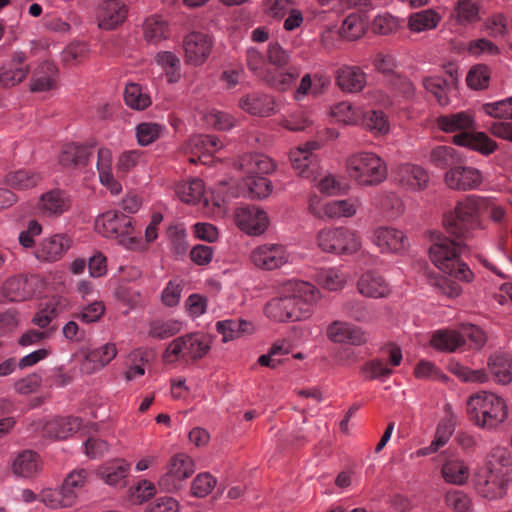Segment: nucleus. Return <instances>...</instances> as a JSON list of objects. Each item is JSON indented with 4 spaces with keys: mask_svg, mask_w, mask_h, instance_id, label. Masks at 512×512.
<instances>
[{
    "mask_svg": "<svg viewBox=\"0 0 512 512\" xmlns=\"http://www.w3.org/2000/svg\"><path fill=\"white\" fill-rule=\"evenodd\" d=\"M473 481L477 492L488 500L503 498L511 483L498 474L489 473V470L483 467L475 472Z\"/></svg>",
    "mask_w": 512,
    "mask_h": 512,
    "instance_id": "obj_12",
    "label": "nucleus"
},
{
    "mask_svg": "<svg viewBox=\"0 0 512 512\" xmlns=\"http://www.w3.org/2000/svg\"><path fill=\"white\" fill-rule=\"evenodd\" d=\"M359 293L369 298H383L390 292L387 281L377 272L367 271L357 281Z\"/></svg>",
    "mask_w": 512,
    "mask_h": 512,
    "instance_id": "obj_28",
    "label": "nucleus"
},
{
    "mask_svg": "<svg viewBox=\"0 0 512 512\" xmlns=\"http://www.w3.org/2000/svg\"><path fill=\"white\" fill-rule=\"evenodd\" d=\"M162 131V126L157 123L143 122L136 127V136L141 146H148L156 141Z\"/></svg>",
    "mask_w": 512,
    "mask_h": 512,
    "instance_id": "obj_61",
    "label": "nucleus"
},
{
    "mask_svg": "<svg viewBox=\"0 0 512 512\" xmlns=\"http://www.w3.org/2000/svg\"><path fill=\"white\" fill-rule=\"evenodd\" d=\"M423 85L427 91L435 96L440 105L444 106L448 104L447 80L439 76L427 77L423 80Z\"/></svg>",
    "mask_w": 512,
    "mask_h": 512,
    "instance_id": "obj_60",
    "label": "nucleus"
},
{
    "mask_svg": "<svg viewBox=\"0 0 512 512\" xmlns=\"http://www.w3.org/2000/svg\"><path fill=\"white\" fill-rule=\"evenodd\" d=\"M166 468L167 471L160 477L158 485L163 491L176 492L195 472V463L189 455L177 453L169 459Z\"/></svg>",
    "mask_w": 512,
    "mask_h": 512,
    "instance_id": "obj_9",
    "label": "nucleus"
},
{
    "mask_svg": "<svg viewBox=\"0 0 512 512\" xmlns=\"http://www.w3.org/2000/svg\"><path fill=\"white\" fill-rule=\"evenodd\" d=\"M39 467L38 455L30 450H25L17 455L12 463V471L20 477H32Z\"/></svg>",
    "mask_w": 512,
    "mask_h": 512,
    "instance_id": "obj_43",
    "label": "nucleus"
},
{
    "mask_svg": "<svg viewBox=\"0 0 512 512\" xmlns=\"http://www.w3.org/2000/svg\"><path fill=\"white\" fill-rule=\"evenodd\" d=\"M327 337L334 343H346L354 346L364 345L368 341L362 328L345 321H333L327 328Z\"/></svg>",
    "mask_w": 512,
    "mask_h": 512,
    "instance_id": "obj_17",
    "label": "nucleus"
},
{
    "mask_svg": "<svg viewBox=\"0 0 512 512\" xmlns=\"http://www.w3.org/2000/svg\"><path fill=\"white\" fill-rule=\"evenodd\" d=\"M360 201L357 198H348L344 200H332L326 202L321 208H316L311 201L310 210L317 217L340 218L352 217L355 215Z\"/></svg>",
    "mask_w": 512,
    "mask_h": 512,
    "instance_id": "obj_24",
    "label": "nucleus"
},
{
    "mask_svg": "<svg viewBox=\"0 0 512 512\" xmlns=\"http://www.w3.org/2000/svg\"><path fill=\"white\" fill-rule=\"evenodd\" d=\"M396 179L401 186L411 191H422L429 183L428 172L419 165L409 163L398 167Z\"/></svg>",
    "mask_w": 512,
    "mask_h": 512,
    "instance_id": "obj_22",
    "label": "nucleus"
},
{
    "mask_svg": "<svg viewBox=\"0 0 512 512\" xmlns=\"http://www.w3.org/2000/svg\"><path fill=\"white\" fill-rule=\"evenodd\" d=\"M250 259L263 270H273L288 262V254L280 244H264L252 251Z\"/></svg>",
    "mask_w": 512,
    "mask_h": 512,
    "instance_id": "obj_15",
    "label": "nucleus"
},
{
    "mask_svg": "<svg viewBox=\"0 0 512 512\" xmlns=\"http://www.w3.org/2000/svg\"><path fill=\"white\" fill-rule=\"evenodd\" d=\"M58 70L50 61L41 62L32 72L30 91L46 92L56 87Z\"/></svg>",
    "mask_w": 512,
    "mask_h": 512,
    "instance_id": "obj_29",
    "label": "nucleus"
},
{
    "mask_svg": "<svg viewBox=\"0 0 512 512\" xmlns=\"http://www.w3.org/2000/svg\"><path fill=\"white\" fill-rule=\"evenodd\" d=\"M365 21L361 14L353 12L349 14L339 29V35L346 40H356L365 32Z\"/></svg>",
    "mask_w": 512,
    "mask_h": 512,
    "instance_id": "obj_48",
    "label": "nucleus"
},
{
    "mask_svg": "<svg viewBox=\"0 0 512 512\" xmlns=\"http://www.w3.org/2000/svg\"><path fill=\"white\" fill-rule=\"evenodd\" d=\"M71 239L65 234H55L44 238L36 247L35 256L40 261L56 262L70 248Z\"/></svg>",
    "mask_w": 512,
    "mask_h": 512,
    "instance_id": "obj_19",
    "label": "nucleus"
},
{
    "mask_svg": "<svg viewBox=\"0 0 512 512\" xmlns=\"http://www.w3.org/2000/svg\"><path fill=\"white\" fill-rule=\"evenodd\" d=\"M92 149L93 145L67 144L59 155V163L64 167L85 166L92 155Z\"/></svg>",
    "mask_w": 512,
    "mask_h": 512,
    "instance_id": "obj_34",
    "label": "nucleus"
},
{
    "mask_svg": "<svg viewBox=\"0 0 512 512\" xmlns=\"http://www.w3.org/2000/svg\"><path fill=\"white\" fill-rule=\"evenodd\" d=\"M467 415L471 422L484 429H494L507 417L504 400L490 392L471 395L466 404Z\"/></svg>",
    "mask_w": 512,
    "mask_h": 512,
    "instance_id": "obj_4",
    "label": "nucleus"
},
{
    "mask_svg": "<svg viewBox=\"0 0 512 512\" xmlns=\"http://www.w3.org/2000/svg\"><path fill=\"white\" fill-rule=\"evenodd\" d=\"M89 48L87 43L77 41L71 43L62 53L63 61L69 65L82 62L88 57Z\"/></svg>",
    "mask_w": 512,
    "mask_h": 512,
    "instance_id": "obj_63",
    "label": "nucleus"
},
{
    "mask_svg": "<svg viewBox=\"0 0 512 512\" xmlns=\"http://www.w3.org/2000/svg\"><path fill=\"white\" fill-rule=\"evenodd\" d=\"M235 219L238 227L249 235H260L269 225L267 213L257 206L239 207L235 212Z\"/></svg>",
    "mask_w": 512,
    "mask_h": 512,
    "instance_id": "obj_13",
    "label": "nucleus"
},
{
    "mask_svg": "<svg viewBox=\"0 0 512 512\" xmlns=\"http://www.w3.org/2000/svg\"><path fill=\"white\" fill-rule=\"evenodd\" d=\"M176 194L185 203H198L204 198L205 186L201 179L193 178L176 186Z\"/></svg>",
    "mask_w": 512,
    "mask_h": 512,
    "instance_id": "obj_44",
    "label": "nucleus"
},
{
    "mask_svg": "<svg viewBox=\"0 0 512 512\" xmlns=\"http://www.w3.org/2000/svg\"><path fill=\"white\" fill-rule=\"evenodd\" d=\"M441 20V16L433 9H425L412 13L408 18V28L410 31L420 33L436 28Z\"/></svg>",
    "mask_w": 512,
    "mask_h": 512,
    "instance_id": "obj_40",
    "label": "nucleus"
},
{
    "mask_svg": "<svg viewBox=\"0 0 512 512\" xmlns=\"http://www.w3.org/2000/svg\"><path fill=\"white\" fill-rule=\"evenodd\" d=\"M210 349L207 337L201 333H189L172 340L164 351L166 363L178 360H198L204 357Z\"/></svg>",
    "mask_w": 512,
    "mask_h": 512,
    "instance_id": "obj_6",
    "label": "nucleus"
},
{
    "mask_svg": "<svg viewBox=\"0 0 512 512\" xmlns=\"http://www.w3.org/2000/svg\"><path fill=\"white\" fill-rule=\"evenodd\" d=\"M222 146V142L215 136L195 135L187 142L185 152L192 155L189 158L191 163L200 161L206 164L203 158L216 153Z\"/></svg>",
    "mask_w": 512,
    "mask_h": 512,
    "instance_id": "obj_21",
    "label": "nucleus"
},
{
    "mask_svg": "<svg viewBox=\"0 0 512 512\" xmlns=\"http://www.w3.org/2000/svg\"><path fill=\"white\" fill-rule=\"evenodd\" d=\"M438 127L446 133H456L453 142L459 146L468 147L482 154L493 153L497 144L483 132H476L473 116L461 111L457 113L441 115L436 120Z\"/></svg>",
    "mask_w": 512,
    "mask_h": 512,
    "instance_id": "obj_3",
    "label": "nucleus"
},
{
    "mask_svg": "<svg viewBox=\"0 0 512 512\" xmlns=\"http://www.w3.org/2000/svg\"><path fill=\"white\" fill-rule=\"evenodd\" d=\"M441 475L446 483L464 485L470 477V468L463 459L449 458L442 464Z\"/></svg>",
    "mask_w": 512,
    "mask_h": 512,
    "instance_id": "obj_35",
    "label": "nucleus"
},
{
    "mask_svg": "<svg viewBox=\"0 0 512 512\" xmlns=\"http://www.w3.org/2000/svg\"><path fill=\"white\" fill-rule=\"evenodd\" d=\"M125 103L135 110H144L151 105L149 94L136 83L126 85L124 91Z\"/></svg>",
    "mask_w": 512,
    "mask_h": 512,
    "instance_id": "obj_49",
    "label": "nucleus"
},
{
    "mask_svg": "<svg viewBox=\"0 0 512 512\" xmlns=\"http://www.w3.org/2000/svg\"><path fill=\"white\" fill-rule=\"evenodd\" d=\"M378 207L389 217L396 218L404 212V204L394 192H383L377 202Z\"/></svg>",
    "mask_w": 512,
    "mask_h": 512,
    "instance_id": "obj_56",
    "label": "nucleus"
},
{
    "mask_svg": "<svg viewBox=\"0 0 512 512\" xmlns=\"http://www.w3.org/2000/svg\"><path fill=\"white\" fill-rule=\"evenodd\" d=\"M319 145L316 142H308L304 146H299L290 152V161L293 169L303 178L312 179L316 181L320 176L318 169L317 156L313 153L318 149Z\"/></svg>",
    "mask_w": 512,
    "mask_h": 512,
    "instance_id": "obj_10",
    "label": "nucleus"
},
{
    "mask_svg": "<svg viewBox=\"0 0 512 512\" xmlns=\"http://www.w3.org/2000/svg\"><path fill=\"white\" fill-rule=\"evenodd\" d=\"M143 33L147 42L157 43L168 37V24L161 16H150L143 24Z\"/></svg>",
    "mask_w": 512,
    "mask_h": 512,
    "instance_id": "obj_46",
    "label": "nucleus"
},
{
    "mask_svg": "<svg viewBox=\"0 0 512 512\" xmlns=\"http://www.w3.org/2000/svg\"><path fill=\"white\" fill-rule=\"evenodd\" d=\"M392 372L393 370L389 368L381 359H372L365 362L361 367V374L366 380L377 379L385 381L392 374Z\"/></svg>",
    "mask_w": 512,
    "mask_h": 512,
    "instance_id": "obj_55",
    "label": "nucleus"
},
{
    "mask_svg": "<svg viewBox=\"0 0 512 512\" xmlns=\"http://www.w3.org/2000/svg\"><path fill=\"white\" fill-rule=\"evenodd\" d=\"M216 483V479L210 473H200L191 483V494L199 498L205 497L214 489Z\"/></svg>",
    "mask_w": 512,
    "mask_h": 512,
    "instance_id": "obj_62",
    "label": "nucleus"
},
{
    "mask_svg": "<svg viewBox=\"0 0 512 512\" xmlns=\"http://www.w3.org/2000/svg\"><path fill=\"white\" fill-rule=\"evenodd\" d=\"M81 423L78 417H55L43 425V435L52 439H66L80 429Z\"/></svg>",
    "mask_w": 512,
    "mask_h": 512,
    "instance_id": "obj_26",
    "label": "nucleus"
},
{
    "mask_svg": "<svg viewBox=\"0 0 512 512\" xmlns=\"http://www.w3.org/2000/svg\"><path fill=\"white\" fill-rule=\"evenodd\" d=\"M484 201L477 196H469L458 202L454 212L446 214L443 225L450 237L443 234L432 236V244L429 248V256L432 263L442 272L451 277L470 282L473 273L461 259L466 249V242L475 238L482 230L480 212Z\"/></svg>",
    "mask_w": 512,
    "mask_h": 512,
    "instance_id": "obj_1",
    "label": "nucleus"
},
{
    "mask_svg": "<svg viewBox=\"0 0 512 512\" xmlns=\"http://www.w3.org/2000/svg\"><path fill=\"white\" fill-rule=\"evenodd\" d=\"M213 47L210 35L202 32H191L183 39L185 61L192 66L202 65L209 57Z\"/></svg>",
    "mask_w": 512,
    "mask_h": 512,
    "instance_id": "obj_11",
    "label": "nucleus"
},
{
    "mask_svg": "<svg viewBox=\"0 0 512 512\" xmlns=\"http://www.w3.org/2000/svg\"><path fill=\"white\" fill-rule=\"evenodd\" d=\"M430 162L438 168L451 169L461 162V156L451 146H437L430 152Z\"/></svg>",
    "mask_w": 512,
    "mask_h": 512,
    "instance_id": "obj_45",
    "label": "nucleus"
},
{
    "mask_svg": "<svg viewBox=\"0 0 512 512\" xmlns=\"http://www.w3.org/2000/svg\"><path fill=\"white\" fill-rule=\"evenodd\" d=\"M320 297V291L313 284L291 279L282 285L281 296L270 300L264 311L276 322L301 321L312 314Z\"/></svg>",
    "mask_w": 512,
    "mask_h": 512,
    "instance_id": "obj_2",
    "label": "nucleus"
},
{
    "mask_svg": "<svg viewBox=\"0 0 512 512\" xmlns=\"http://www.w3.org/2000/svg\"><path fill=\"white\" fill-rule=\"evenodd\" d=\"M239 106L245 112L261 117L270 116L278 111L275 99L263 93H252L243 96L239 101Z\"/></svg>",
    "mask_w": 512,
    "mask_h": 512,
    "instance_id": "obj_25",
    "label": "nucleus"
},
{
    "mask_svg": "<svg viewBox=\"0 0 512 512\" xmlns=\"http://www.w3.org/2000/svg\"><path fill=\"white\" fill-rule=\"evenodd\" d=\"M483 468L512 482V453L504 447H494L488 453Z\"/></svg>",
    "mask_w": 512,
    "mask_h": 512,
    "instance_id": "obj_27",
    "label": "nucleus"
},
{
    "mask_svg": "<svg viewBox=\"0 0 512 512\" xmlns=\"http://www.w3.org/2000/svg\"><path fill=\"white\" fill-rule=\"evenodd\" d=\"M88 475L89 473L86 469L78 468L71 471L65 478L61 487L67 496H71L73 504L77 499L78 491L86 483Z\"/></svg>",
    "mask_w": 512,
    "mask_h": 512,
    "instance_id": "obj_52",
    "label": "nucleus"
},
{
    "mask_svg": "<svg viewBox=\"0 0 512 512\" xmlns=\"http://www.w3.org/2000/svg\"><path fill=\"white\" fill-rule=\"evenodd\" d=\"M39 501L52 509L73 505L71 496H67L62 488L60 490L50 488L42 490L39 494Z\"/></svg>",
    "mask_w": 512,
    "mask_h": 512,
    "instance_id": "obj_53",
    "label": "nucleus"
},
{
    "mask_svg": "<svg viewBox=\"0 0 512 512\" xmlns=\"http://www.w3.org/2000/svg\"><path fill=\"white\" fill-rule=\"evenodd\" d=\"M363 125L370 132L383 135L389 131L387 117L382 111L371 110L364 114Z\"/></svg>",
    "mask_w": 512,
    "mask_h": 512,
    "instance_id": "obj_58",
    "label": "nucleus"
},
{
    "mask_svg": "<svg viewBox=\"0 0 512 512\" xmlns=\"http://www.w3.org/2000/svg\"><path fill=\"white\" fill-rule=\"evenodd\" d=\"M71 207L69 195L60 189H53L41 195L37 209L43 216L58 217Z\"/></svg>",
    "mask_w": 512,
    "mask_h": 512,
    "instance_id": "obj_20",
    "label": "nucleus"
},
{
    "mask_svg": "<svg viewBox=\"0 0 512 512\" xmlns=\"http://www.w3.org/2000/svg\"><path fill=\"white\" fill-rule=\"evenodd\" d=\"M116 355V345L114 343H106L86 355L81 364V370L84 373L91 374L106 366Z\"/></svg>",
    "mask_w": 512,
    "mask_h": 512,
    "instance_id": "obj_31",
    "label": "nucleus"
},
{
    "mask_svg": "<svg viewBox=\"0 0 512 512\" xmlns=\"http://www.w3.org/2000/svg\"><path fill=\"white\" fill-rule=\"evenodd\" d=\"M299 76V71L295 67L287 70L284 68L267 69L263 74L265 82L273 89L278 91H287L292 87Z\"/></svg>",
    "mask_w": 512,
    "mask_h": 512,
    "instance_id": "obj_37",
    "label": "nucleus"
},
{
    "mask_svg": "<svg viewBox=\"0 0 512 512\" xmlns=\"http://www.w3.org/2000/svg\"><path fill=\"white\" fill-rule=\"evenodd\" d=\"M373 242L381 252L400 253L409 246L408 238L403 231L388 226L375 229Z\"/></svg>",
    "mask_w": 512,
    "mask_h": 512,
    "instance_id": "obj_18",
    "label": "nucleus"
},
{
    "mask_svg": "<svg viewBox=\"0 0 512 512\" xmlns=\"http://www.w3.org/2000/svg\"><path fill=\"white\" fill-rule=\"evenodd\" d=\"M27 56L22 51L13 53L7 66L0 68V90L10 89L22 83L30 72L29 65L25 64Z\"/></svg>",
    "mask_w": 512,
    "mask_h": 512,
    "instance_id": "obj_14",
    "label": "nucleus"
},
{
    "mask_svg": "<svg viewBox=\"0 0 512 512\" xmlns=\"http://www.w3.org/2000/svg\"><path fill=\"white\" fill-rule=\"evenodd\" d=\"M238 168L249 176H258L259 174H268L275 168L274 162L266 155L254 153L242 156L238 163Z\"/></svg>",
    "mask_w": 512,
    "mask_h": 512,
    "instance_id": "obj_33",
    "label": "nucleus"
},
{
    "mask_svg": "<svg viewBox=\"0 0 512 512\" xmlns=\"http://www.w3.org/2000/svg\"><path fill=\"white\" fill-rule=\"evenodd\" d=\"M491 78V69L485 64L474 65L466 76L467 85L474 90L488 87Z\"/></svg>",
    "mask_w": 512,
    "mask_h": 512,
    "instance_id": "obj_54",
    "label": "nucleus"
},
{
    "mask_svg": "<svg viewBox=\"0 0 512 512\" xmlns=\"http://www.w3.org/2000/svg\"><path fill=\"white\" fill-rule=\"evenodd\" d=\"M155 62L159 65L169 83H176L181 78L180 58L171 51H161L155 56Z\"/></svg>",
    "mask_w": 512,
    "mask_h": 512,
    "instance_id": "obj_42",
    "label": "nucleus"
},
{
    "mask_svg": "<svg viewBox=\"0 0 512 512\" xmlns=\"http://www.w3.org/2000/svg\"><path fill=\"white\" fill-rule=\"evenodd\" d=\"M41 179L39 172L33 169L21 168L7 172L4 176V184L11 189L24 191L36 187Z\"/></svg>",
    "mask_w": 512,
    "mask_h": 512,
    "instance_id": "obj_32",
    "label": "nucleus"
},
{
    "mask_svg": "<svg viewBox=\"0 0 512 512\" xmlns=\"http://www.w3.org/2000/svg\"><path fill=\"white\" fill-rule=\"evenodd\" d=\"M488 368L495 381L506 384L512 380V359L509 355L496 353L489 358Z\"/></svg>",
    "mask_w": 512,
    "mask_h": 512,
    "instance_id": "obj_39",
    "label": "nucleus"
},
{
    "mask_svg": "<svg viewBox=\"0 0 512 512\" xmlns=\"http://www.w3.org/2000/svg\"><path fill=\"white\" fill-rule=\"evenodd\" d=\"M483 111L494 118L512 119V97L483 105Z\"/></svg>",
    "mask_w": 512,
    "mask_h": 512,
    "instance_id": "obj_64",
    "label": "nucleus"
},
{
    "mask_svg": "<svg viewBox=\"0 0 512 512\" xmlns=\"http://www.w3.org/2000/svg\"><path fill=\"white\" fill-rule=\"evenodd\" d=\"M129 472V464L123 459L106 462L97 470V475L108 485H122Z\"/></svg>",
    "mask_w": 512,
    "mask_h": 512,
    "instance_id": "obj_36",
    "label": "nucleus"
},
{
    "mask_svg": "<svg viewBox=\"0 0 512 512\" xmlns=\"http://www.w3.org/2000/svg\"><path fill=\"white\" fill-rule=\"evenodd\" d=\"M317 242L321 250L335 254H352L361 246L356 232L344 227L322 229L318 233Z\"/></svg>",
    "mask_w": 512,
    "mask_h": 512,
    "instance_id": "obj_7",
    "label": "nucleus"
},
{
    "mask_svg": "<svg viewBox=\"0 0 512 512\" xmlns=\"http://www.w3.org/2000/svg\"><path fill=\"white\" fill-rule=\"evenodd\" d=\"M454 15L460 24L475 22L479 18V7L472 0H458Z\"/></svg>",
    "mask_w": 512,
    "mask_h": 512,
    "instance_id": "obj_59",
    "label": "nucleus"
},
{
    "mask_svg": "<svg viewBox=\"0 0 512 512\" xmlns=\"http://www.w3.org/2000/svg\"><path fill=\"white\" fill-rule=\"evenodd\" d=\"M127 15L125 5L116 0H105L98 11V23L101 29L111 30L121 24Z\"/></svg>",
    "mask_w": 512,
    "mask_h": 512,
    "instance_id": "obj_30",
    "label": "nucleus"
},
{
    "mask_svg": "<svg viewBox=\"0 0 512 512\" xmlns=\"http://www.w3.org/2000/svg\"><path fill=\"white\" fill-rule=\"evenodd\" d=\"M216 330L223 336V341L228 342L240 337L244 333H250L251 324L245 320L227 319L216 323Z\"/></svg>",
    "mask_w": 512,
    "mask_h": 512,
    "instance_id": "obj_47",
    "label": "nucleus"
},
{
    "mask_svg": "<svg viewBox=\"0 0 512 512\" xmlns=\"http://www.w3.org/2000/svg\"><path fill=\"white\" fill-rule=\"evenodd\" d=\"M95 227L104 237L119 239L130 249L138 242L135 237L130 236L133 230L131 218L119 212L103 213L96 219Z\"/></svg>",
    "mask_w": 512,
    "mask_h": 512,
    "instance_id": "obj_8",
    "label": "nucleus"
},
{
    "mask_svg": "<svg viewBox=\"0 0 512 512\" xmlns=\"http://www.w3.org/2000/svg\"><path fill=\"white\" fill-rule=\"evenodd\" d=\"M450 371L456 377L464 382L484 383L489 379L488 373L483 369H470L460 363H452Z\"/></svg>",
    "mask_w": 512,
    "mask_h": 512,
    "instance_id": "obj_57",
    "label": "nucleus"
},
{
    "mask_svg": "<svg viewBox=\"0 0 512 512\" xmlns=\"http://www.w3.org/2000/svg\"><path fill=\"white\" fill-rule=\"evenodd\" d=\"M430 343L439 351L454 352L463 346V337H461L460 331L438 330L433 333Z\"/></svg>",
    "mask_w": 512,
    "mask_h": 512,
    "instance_id": "obj_41",
    "label": "nucleus"
},
{
    "mask_svg": "<svg viewBox=\"0 0 512 512\" xmlns=\"http://www.w3.org/2000/svg\"><path fill=\"white\" fill-rule=\"evenodd\" d=\"M349 177L360 186H375L387 177V166L378 155L362 152L350 156L346 161Z\"/></svg>",
    "mask_w": 512,
    "mask_h": 512,
    "instance_id": "obj_5",
    "label": "nucleus"
},
{
    "mask_svg": "<svg viewBox=\"0 0 512 512\" xmlns=\"http://www.w3.org/2000/svg\"><path fill=\"white\" fill-rule=\"evenodd\" d=\"M243 188L246 196L262 199L271 193V182L262 176H249L243 179Z\"/></svg>",
    "mask_w": 512,
    "mask_h": 512,
    "instance_id": "obj_50",
    "label": "nucleus"
},
{
    "mask_svg": "<svg viewBox=\"0 0 512 512\" xmlns=\"http://www.w3.org/2000/svg\"><path fill=\"white\" fill-rule=\"evenodd\" d=\"M339 88L348 93L361 92L367 83V74L358 66L343 65L335 74Z\"/></svg>",
    "mask_w": 512,
    "mask_h": 512,
    "instance_id": "obj_23",
    "label": "nucleus"
},
{
    "mask_svg": "<svg viewBox=\"0 0 512 512\" xmlns=\"http://www.w3.org/2000/svg\"><path fill=\"white\" fill-rule=\"evenodd\" d=\"M28 281L22 275L7 279L2 286L3 297L10 302H20L31 297Z\"/></svg>",
    "mask_w": 512,
    "mask_h": 512,
    "instance_id": "obj_38",
    "label": "nucleus"
},
{
    "mask_svg": "<svg viewBox=\"0 0 512 512\" xmlns=\"http://www.w3.org/2000/svg\"><path fill=\"white\" fill-rule=\"evenodd\" d=\"M445 183L453 190H473L477 189L483 177L479 170L474 167L456 165L445 173Z\"/></svg>",
    "mask_w": 512,
    "mask_h": 512,
    "instance_id": "obj_16",
    "label": "nucleus"
},
{
    "mask_svg": "<svg viewBox=\"0 0 512 512\" xmlns=\"http://www.w3.org/2000/svg\"><path fill=\"white\" fill-rule=\"evenodd\" d=\"M182 330V323L180 321L169 320H154L149 324V336L157 339H165L172 337Z\"/></svg>",
    "mask_w": 512,
    "mask_h": 512,
    "instance_id": "obj_51",
    "label": "nucleus"
}]
</instances>
